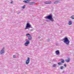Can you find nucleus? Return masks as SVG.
Instances as JSON below:
<instances>
[{"instance_id": "7", "label": "nucleus", "mask_w": 74, "mask_h": 74, "mask_svg": "<svg viewBox=\"0 0 74 74\" xmlns=\"http://www.w3.org/2000/svg\"><path fill=\"white\" fill-rule=\"evenodd\" d=\"M29 43L30 42H29V40H27V41L25 43V45L26 46H27V45H28V44H29Z\"/></svg>"}, {"instance_id": "5", "label": "nucleus", "mask_w": 74, "mask_h": 74, "mask_svg": "<svg viewBox=\"0 0 74 74\" xmlns=\"http://www.w3.org/2000/svg\"><path fill=\"white\" fill-rule=\"evenodd\" d=\"M26 36H28V39L29 40H32V36L29 34H27Z\"/></svg>"}, {"instance_id": "12", "label": "nucleus", "mask_w": 74, "mask_h": 74, "mask_svg": "<svg viewBox=\"0 0 74 74\" xmlns=\"http://www.w3.org/2000/svg\"><path fill=\"white\" fill-rule=\"evenodd\" d=\"M36 3V2H31L29 4V5H33V4H34Z\"/></svg>"}, {"instance_id": "11", "label": "nucleus", "mask_w": 74, "mask_h": 74, "mask_svg": "<svg viewBox=\"0 0 74 74\" xmlns=\"http://www.w3.org/2000/svg\"><path fill=\"white\" fill-rule=\"evenodd\" d=\"M68 24L69 25H72V22L71 21H69V22Z\"/></svg>"}, {"instance_id": "17", "label": "nucleus", "mask_w": 74, "mask_h": 74, "mask_svg": "<svg viewBox=\"0 0 74 74\" xmlns=\"http://www.w3.org/2000/svg\"><path fill=\"white\" fill-rule=\"evenodd\" d=\"M56 66H57V65H56V64H54L53 65V67H56Z\"/></svg>"}, {"instance_id": "4", "label": "nucleus", "mask_w": 74, "mask_h": 74, "mask_svg": "<svg viewBox=\"0 0 74 74\" xmlns=\"http://www.w3.org/2000/svg\"><path fill=\"white\" fill-rule=\"evenodd\" d=\"M5 51V49L4 48V47H3V49H1L0 51V53L1 54H3L4 53Z\"/></svg>"}, {"instance_id": "23", "label": "nucleus", "mask_w": 74, "mask_h": 74, "mask_svg": "<svg viewBox=\"0 0 74 74\" xmlns=\"http://www.w3.org/2000/svg\"><path fill=\"white\" fill-rule=\"evenodd\" d=\"M28 2H29V1H30V0H26Z\"/></svg>"}, {"instance_id": "25", "label": "nucleus", "mask_w": 74, "mask_h": 74, "mask_svg": "<svg viewBox=\"0 0 74 74\" xmlns=\"http://www.w3.org/2000/svg\"><path fill=\"white\" fill-rule=\"evenodd\" d=\"M13 3V1H11L10 2V3H11V4H12Z\"/></svg>"}, {"instance_id": "20", "label": "nucleus", "mask_w": 74, "mask_h": 74, "mask_svg": "<svg viewBox=\"0 0 74 74\" xmlns=\"http://www.w3.org/2000/svg\"><path fill=\"white\" fill-rule=\"evenodd\" d=\"M60 69L61 70L63 69V66H61L60 67Z\"/></svg>"}, {"instance_id": "19", "label": "nucleus", "mask_w": 74, "mask_h": 74, "mask_svg": "<svg viewBox=\"0 0 74 74\" xmlns=\"http://www.w3.org/2000/svg\"><path fill=\"white\" fill-rule=\"evenodd\" d=\"M25 7H26V5H24V6L22 7V8H23V9H24V8H25Z\"/></svg>"}, {"instance_id": "8", "label": "nucleus", "mask_w": 74, "mask_h": 74, "mask_svg": "<svg viewBox=\"0 0 74 74\" xmlns=\"http://www.w3.org/2000/svg\"><path fill=\"white\" fill-rule=\"evenodd\" d=\"M44 3L46 4H51V3H52V2H51V1H45L44 2Z\"/></svg>"}, {"instance_id": "6", "label": "nucleus", "mask_w": 74, "mask_h": 74, "mask_svg": "<svg viewBox=\"0 0 74 74\" xmlns=\"http://www.w3.org/2000/svg\"><path fill=\"white\" fill-rule=\"evenodd\" d=\"M30 63V58L28 57L27 59L26 60L25 63L26 64H28Z\"/></svg>"}, {"instance_id": "10", "label": "nucleus", "mask_w": 74, "mask_h": 74, "mask_svg": "<svg viewBox=\"0 0 74 74\" xmlns=\"http://www.w3.org/2000/svg\"><path fill=\"white\" fill-rule=\"evenodd\" d=\"M59 2V1H56L54 2V4H58Z\"/></svg>"}, {"instance_id": "13", "label": "nucleus", "mask_w": 74, "mask_h": 74, "mask_svg": "<svg viewBox=\"0 0 74 74\" xmlns=\"http://www.w3.org/2000/svg\"><path fill=\"white\" fill-rule=\"evenodd\" d=\"M70 59H69V58H68V59L66 60V61L67 62H70Z\"/></svg>"}, {"instance_id": "22", "label": "nucleus", "mask_w": 74, "mask_h": 74, "mask_svg": "<svg viewBox=\"0 0 74 74\" xmlns=\"http://www.w3.org/2000/svg\"><path fill=\"white\" fill-rule=\"evenodd\" d=\"M64 66L65 67H67V65L66 64H64Z\"/></svg>"}, {"instance_id": "24", "label": "nucleus", "mask_w": 74, "mask_h": 74, "mask_svg": "<svg viewBox=\"0 0 74 74\" xmlns=\"http://www.w3.org/2000/svg\"><path fill=\"white\" fill-rule=\"evenodd\" d=\"M16 55H18V56H19V54H18V53H16Z\"/></svg>"}, {"instance_id": "2", "label": "nucleus", "mask_w": 74, "mask_h": 74, "mask_svg": "<svg viewBox=\"0 0 74 74\" xmlns=\"http://www.w3.org/2000/svg\"><path fill=\"white\" fill-rule=\"evenodd\" d=\"M45 18L51 20V21H52V22H53L54 20L53 18H52V16L51 14H50L47 16H46Z\"/></svg>"}, {"instance_id": "1", "label": "nucleus", "mask_w": 74, "mask_h": 74, "mask_svg": "<svg viewBox=\"0 0 74 74\" xmlns=\"http://www.w3.org/2000/svg\"><path fill=\"white\" fill-rule=\"evenodd\" d=\"M63 40H64V43L66 44V45H69L70 43V40L68 39L67 37H65L63 39Z\"/></svg>"}, {"instance_id": "16", "label": "nucleus", "mask_w": 74, "mask_h": 74, "mask_svg": "<svg viewBox=\"0 0 74 74\" xmlns=\"http://www.w3.org/2000/svg\"><path fill=\"white\" fill-rule=\"evenodd\" d=\"M71 19H74V16L73 15V16H72L71 17Z\"/></svg>"}, {"instance_id": "28", "label": "nucleus", "mask_w": 74, "mask_h": 74, "mask_svg": "<svg viewBox=\"0 0 74 74\" xmlns=\"http://www.w3.org/2000/svg\"><path fill=\"white\" fill-rule=\"evenodd\" d=\"M61 33H62V31H61Z\"/></svg>"}, {"instance_id": "9", "label": "nucleus", "mask_w": 74, "mask_h": 74, "mask_svg": "<svg viewBox=\"0 0 74 74\" xmlns=\"http://www.w3.org/2000/svg\"><path fill=\"white\" fill-rule=\"evenodd\" d=\"M56 53L57 55H59L60 53V52L59 50H57L55 52Z\"/></svg>"}, {"instance_id": "27", "label": "nucleus", "mask_w": 74, "mask_h": 74, "mask_svg": "<svg viewBox=\"0 0 74 74\" xmlns=\"http://www.w3.org/2000/svg\"><path fill=\"white\" fill-rule=\"evenodd\" d=\"M56 45H58V43H56Z\"/></svg>"}, {"instance_id": "14", "label": "nucleus", "mask_w": 74, "mask_h": 74, "mask_svg": "<svg viewBox=\"0 0 74 74\" xmlns=\"http://www.w3.org/2000/svg\"><path fill=\"white\" fill-rule=\"evenodd\" d=\"M61 63H64V60L63 59H61Z\"/></svg>"}, {"instance_id": "21", "label": "nucleus", "mask_w": 74, "mask_h": 74, "mask_svg": "<svg viewBox=\"0 0 74 74\" xmlns=\"http://www.w3.org/2000/svg\"><path fill=\"white\" fill-rule=\"evenodd\" d=\"M13 58H16V56L15 55H14L13 56Z\"/></svg>"}, {"instance_id": "15", "label": "nucleus", "mask_w": 74, "mask_h": 74, "mask_svg": "<svg viewBox=\"0 0 74 74\" xmlns=\"http://www.w3.org/2000/svg\"><path fill=\"white\" fill-rule=\"evenodd\" d=\"M23 3H29V2H28L27 1H23Z\"/></svg>"}, {"instance_id": "18", "label": "nucleus", "mask_w": 74, "mask_h": 74, "mask_svg": "<svg viewBox=\"0 0 74 74\" xmlns=\"http://www.w3.org/2000/svg\"><path fill=\"white\" fill-rule=\"evenodd\" d=\"M58 64L60 66V65H62V62H58Z\"/></svg>"}, {"instance_id": "3", "label": "nucleus", "mask_w": 74, "mask_h": 74, "mask_svg": "<svg viewBox=\"0 0 74 74\" xmlns=\"http://www.w3.org/2000/svg\"><path fill=\"white\" fill-rule=\"evenodd\" d=\"M28 28H32V25H31L29 23H27L26 24V27L25 28V30L28 29Z\"/></svg>"}, {"instance_id": "26", "label": "nucleus", "mask_w": 74, "mask_h": 74, "mask_svg": "<svg viewBox=\"0 0 74 74\" xmlns=\"http://www.w3.org/2000/svg\"><path fill=\"white\" fill-rule=\"evenodd\" d=\"M30 30L31 31H33V30H34L33 29H31Z\"/></svg>"}]
</instances>
